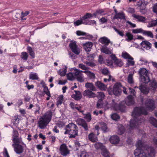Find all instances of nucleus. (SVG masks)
Returning <instances> with one entry per match:
<instances>
[{"instance_id":"nucleus-1","label":"nucleus","mask_w":157,"mask_h":157,"mask_svg":"<svg viewBox=\"0 0 157 157\" xmlns=\"http://www.w3.org/2000/svg\"><path fill=\"white\" fill-rule=\"evenodd\" d=\"M147 113V112L144 107H135L132 113V115L134 118L133 119H131L130 121L129 129H130V130L136 128L139 123H141V121H142V120L141 121L139 120L137 117H139L141 115H146Z\"/></svg>"},{"instance_id":"nucleus-2","label":"nucleus","mask_w":157,"mask_h":157,"mask_svg":"<svg viewBox=\"0 0 157 157\" xmlns=\"http://www.w3.org/2000/svg\"><path fill=\"white\" fill-rule=\"evenodd\" d=\"M137 149L136 150L144 151L147 152L149 157H154L155 154V150L152 147H149L146 143L142 140H139L136 144Z\"/></svg>"},{"instance_id":"nucleus-3","label":"nucleus","mask_w":157,"mask_h":157,"mask_svg":"<svg viewBox=\"0 0 157 157\" xmlns=\"http://www.w3.org/2000/svg\"><path fill=\"white\" fill-rule=\"evenodd\" d=\"M52 116V112L50 110L47 112L39 119L38 121V126L40 129L45 128L51 121Z\"/></svg>"},{"instance_id":"nucleus-4","label":"nucleus","mask_w":157,"mask_h":157,"mask_svg":"<svg viewBox=\"0 0 157 157\" xmlns=\"http://www.w3.org/2000/svg\"><path fill=\"white\" fill-rule=\"evenodd\" d=\"M64 134H68L70 138H75L78 136V128L77 125L74 123H69L66 126Z\"/></svg>"},{"instance_id":"nucleus-5","label":"nucleus","mask_w":157,"mask_h":157,"mask_svg":"<svg viewBox=\"0 0 157 157\" xmlns=\"http://www.w3.org/2000/svg\"><path fill=\"white\" fill-rule=\"evenodd\" d=\"M148 71L146 68H142L139 71L141 81L143 83H148L150 81V79L148 75Z\"/></svg>"},{"instance_id":"nucleus-6","label":"nucleus","mask_w":157,"mask_h":157,"mask_svg":"<svg viewBox=\"0 0 157 157\" xmlns=\"http://www.w3.org/2000/svg\"><path fill=\"white\" fill-rule=\"evenodd\" d=\"M111 106L114 108L116 111H119L121 112H124L125 111L126 106L124 102H121L119 104L116 103L115 99L112 100Z\"/></svg>"},{"instance_id":"nucleus-7","label":"nucleus","mask_w":157,"mask_h":157,"mask_svg":"<svg viewBox=\"0 0 157 157\" xmlns=\"http://www.w3.org/2000/svg\"><path fill=\"white\" fill-rule=\"evenodd\" d=\"M74 75L77 80L80 82H84L85 79L82 73L83 71L75 69L74 70Z\"/></svg>"},{"instance_id":"nucleus-8","label":"nucleus","mask_w":157,"mask_h":157,"mask_svg":"<svg viewBox=\"0 0 157 157\" xmlns=\"http://www.w3.org/2000/svg\"><path fill=\"white\" fill-rule=\"evenodd\" d=\"M122 86L120 82L116 83L113 86V94L115 96L120 95L122 92Z\"/></svg>"},{"instance_id":"nucleus-9","label":"nucleus","mask_w":157,"mask_h":157,"mask_svg":"<svg viewBox=\"0 0 157 157\" xmlns=\"http://www.w3.org/2000/svg\"><path fill=\"white\" fill-rule=\"evenodd\" d=\"M60 154L64 156H66L70 154V151L65 144H62L59 148Z\"/></svg>"},{"instance_id":"nucleus-10","label":"nucleus","mask_w":157,"mask_h":157,"mask_svg":"<svg viewBox=\"0 0 157 157\" xmlns=\"http://www.w3.org/2000/svg\"><path fill=\"white\" fill-rule=\"evenodd\" d=\"M146 108L149 110L152 111L155 108L154 100L153 99H148L145 102Z\"/></svg>"},{"instance_id":"nucleus-11","label":"nucleus","mask_w":157,"mask_h":157,"mask_svg":"<svg viewBox=\"0 0 157 157\" xmlns=\"http://www.w3.org/2000/svg\"><path fill=\"white\" fill-rule=\"evenodd\" d=\"M69 46L72 51L76 55H78L80 53L78 49V46L75 41H71L70 43Z\"/></svg>"},{"instance_id":"nucleus-12","label":"nucleus","mask_w":157,"mask_h":157,"mask_svg":"<svg viewBox=\"0 0 157 157\" xmlns=\"http://www.w3.org/2000/svg\"><path fill=\"white\" fill-rule=\"evenodd\" d=\"M78 124L83 128L84 131L87 132L89 130L90 127L86 121L83 119L80 118L78 119Z\"/></svg>"},{"instance_id":"nucleus-13","label":"nucleus","mask_w":157,"mask_h":157,"mask_svg":"<svg viewBox=\"0 0 157 157\" xmlns=\"http://www.w3.org/2000/svg\"><path fill=\"white\" fill-rule=\"evenodd\" d=\"M14 151L18 154H20L23 152L24 149L23 147L21 145L18 144H16L14 145L13 144Z\"/></svg>"},{"instance_id":"nucleus-14","label":"nucleus","mask_w":157,"mask_h":157,"mask_svg":"<svg viewBox=\"0 0 157 157\" xmlns=\"http://www.w3.org/2000/svg\"><path fill=\"white\" fill-rule=\"evenodd\" d=\"M95 86L101 91H105L107 89V86L101 81H98L95 83Z\"/></svg>"},{"instance_id":"nucleus-15","label":"nucleus","mask_w":157,"mask_h":157,"mask_svg":"<svg viewBox=\"0 0 157 157\" xmlns=\"http://www.w3.org/2000/svg\"><path fill=\"white\" fill-rule=\"evenodd\" d=\"M134 103L132 96L131 95L128 96L125 100V103L128 105H133Z\"/></svg>"},{"instance_id":"nucleus-16","label":"nucleus","mask_w":157,"mask_h":157,"mask_svg":"<svg viewBox=\"0 0 157 157\" xmlns=\"http://www.w3.org/2000/svg\"><path fill=\"white\" fill-rule=\"evenodd\" d=\"M93 43L91 42H89L85 43L83 44V46L85 50L87 52L90 51L91 49L93 46Z\"/></svg>"},{"instance_id":"nucleus-17","label":"nucleus","mask_w":157,"mask_h":157,"mask_svg":"<svg viewBox=\"0 0 157 157\" xmlns=\"http://www.w3.org/2000/svg\"><path fill=\"white\" fill-rule=\"evenodd\" d=\"M109 141L112 144H117L119 143L120 139L117 136L114 135L110 137Z\"/></svg>"},{"instance_id":"nucleus-18","label":"nucleus","mask_w":157,"mask_h":157,"mask_svg":"<svg viewBox=\"0 0 157 157\" xmlns=\"http://www.w3.org/2000/svg\"><path fill=\"white\" fill-rule=\"evenodd\" d=\"M84 96H87L89 98H94L96 97V94L91 90H86L84 92Z\"/></svg>"},{"instance_id":"nucleus-19","label":"nucleus","mask_w":157,"mask_h":157,"mask_svg":"<svg viewBox=\"0 0 157 157\" xmlns=\"http://www.w3.org/2000/svg\"><path fill=\"white\" fill-rule=\"evenodd\" d=\"M99 41L102 44H104L106 46L108 45L110 42V40L105 36L101 38Z\"/></svg>"},{"instance_id":"nucleus-20","label":"nucleus","mask_w":157,"mask_h":157,"mask_svg":"<svg viewBox=\"0 0 157 157\" xmlns=\"http://www.w3.org/2000/svg\"><path fill=\"white\" fill-rule=\"evenodd\" d=\"M75 94H73L71 97L76 100H80L82 98V95L80 92L79 91L74 90Z\"/></svg>"},{"instance_id":"nucleus-21","label":"nucleus","mask_w":157,"mask_h":157,"mask_svg":"<svg viewBox=\"0 0 157 157\" xmlns=\"http://www.w3.org/2000/svg\"><path fill=\"white\" fill-rule=\"evenodd\" d=\"M139 89L141 92L143 93V94H147L149 91L148 88L142 85H141L139 86Z\"/></svg>"},{"instance_id":"nucleus-22","label":"nucleus","mask_w":157,"mask_h":157,"mask_svg":"<svg viewBox=\"0 0 157 157\" xmlns=\"http://www.w3.org/2000/svg\"><path fill=\"white\" fill-rule=\"evenodd\" d=\"M132 17L135 18L137 19L139 22H144L146 20L145 17L138 15L134 14L132 15Z\"/></svg>"},{"instance_id":"nucleus-23","label":"nucleus","mask_w":157,"mask_h":157,"mask_svg":"<svg viewBox=\"0 0 157 157\" xmlns=\"http://www.w3.org/2000/svg\"><path fill=\"white\" fill-rule=\"evenodd\" d=\"M85 87L89 89L90 90L96 91L97 89L92 83L87 82L85 84Z\"/></svg>"},{"instance_id":"nucleus-24","label":"nucleus","mask_w":157,"mask_h":157,"mask_svg":"<svg viewBox=\"0 0 157 157\" xmlns=\"http://www.w3.org/2000/svg\"><path fill=\"white\" fill-rule=\"evenodd\" d=\"M113 18L114 19H125V14L123 12L118 13L114 15Z\"/></svg>"},{"instance_id":"nucleus-25","label":"nucleus","mask_w":157,"mask_h":157,"mask_svg":"<svg viewBox=\"0 0 157 157\" xmlns=\"http://www.w3.org/2000/svg\"><path fill=\"white\" fill-rule=\"evenodd\" d=\"M83 73H85L87 76L90 79H92L95 78V76L94 74L92 72L90 71H84Z\"/></svg>"},{"instance_id":"nucleus-26","label":"nucleus","mask_w":157,"mask_h":157,"mask_svg":"<svg viewBox=\"0 0 157 157\" xmlns=\"http://www.w3.org/2000/svg\"><path fill=\"white\" fill-rule=\"evenodd\" d=\"M88 138L89 140L92 142H95L97 141V138L93 133H90L89 135Z\"/></svg>"},{"instance_id":"nucleus-27","label":"nucleus","mask_w":157,"mask_h":157,"mask_svg":"<svg viewBox=\"0 0 157 157\" xmlns=\"http://www.w3.org/2000/svg\"><path fill=\"white\" fill-rule=\"evenodd\" d=\"M125 131V129L124 127L122 125L120 124L118 126L117 133L120 135L123 134Z\"/></svg>"},{"instance_id":"nucleus-28","label":"nucleus","mask_w":157,"mask_h":157,"mask_svg":"<svg viewBox=\"0 0 157 157\" xmlns=\"http://www.w3.org/2000/svg\"><path fill=\"white\" fill-rule=\"evenodd\" d=\"M140 45L144 48L146 47L149 49L151 48V44L149 42L146 40L143 41L141 43Z\"/></svg>"},{"instance_id":"nucleus-29","label":"nucleus","mask_w":157,"mask_h":157,"mask_svg":"<svg viewBox=\"0 0 157 157\" xmlns=\"http://www.w3.org/2000/svg\"><path fill=\"white\" fill-rule=\"evenodd\" d=\"M94 147L96 149H100L101 151L105 147L102 144L100 143H96L94 144Z\"/></svg>"},{"instance_id":"nucleus-30","label":"nucleus","mask_w":157,"mask_h":157,"mask_svg":"<svg viewBox=\"0 0 157 157\" xmlns=\"http://www.w3.org/2000/svg\"><path fill=\"white\" fill-rule=\"evenodd\" d=\"M100 128L104 132H106L108 131V128L107 124L103 122H102L100 124Z\"/></svg>"},{"instance_id":"nucleus-31","label":"nucleus","mask_w":157,"mask_h":157,"mask_svg":"<svg viewBox=\"0 0 157 157\" xmlns=\"http://www.w3.org/2000/svg\"><path fill=\"white\" fill-rule=\"evenodd\" d=\"M27 49L29 55L31 56V58L32 59L34 58L35 57V54L34 51H33L32 47L29 46H28L27 47Z\"/></svg>"},{"instance_id":"nucleus-32","label":"nucleus","mask_w":157,"mask_h":157,"mask_svg":"<svg viewBox=\"0 0 157 157\" xmlns=\"http://www.w3.org/2000/svg\"><path fill=\"white\" fill-rule=\"evenodd\" d=\"M101 153L103 157H111L109 152L105 147L101 151Z\"/></svg>"},{"instance_id":"nucleus-33","label":"nucleus","mask_w":157,"mask_h":157,"mask_svg":"<svg viewBox=\"0 0 157 157\" xmlns=\"http://www.w3.org/2000/svg\"><path fill=\"white\" fill-rule=\"evenodd\" d=\"M150 123L155 127L157 128V120L153 117H150L149 119Z\"/></svg>"},{"instance_id":"nucleus-34","label":"nucleus","mask_w":157,"mask_h":157,"mask_svg":"<svg viewBox=\"0 0 157 157\" xmlns=\"http://www.w3.org/2000/svg\"><path fill=\"white\" fill-rule=\"evenodd\" d=\"M39 77L36 73L31 72L29 75V79L32 80H38Z\"/></svg>"},{"instance_id":"nucleus-35","label":"nucleus","mask_w":157,"mask_h":157,"mask_svg":"<svg viewBox=\"0 0 157 157\" xmlns=\"http://www.w3.org/2000/svg\"><path fill=\"white\" fill-rule=\"evenodd\" d=\"M84 116V118L86 120L87 122H90L91 119V115L90 113H87L86 114H85L83 113L82 114Z\"/></svg>"},{"instance_id":"nucleus-36","label":"nucleus","mask_w":157,"mask_h":157,"mask_svg":"<svg viewBox=\"0 0 157 157\" xmlns=\"http://www.w3.org/2000/svg\"><path fill=\"white\" fill-rule=\"evenodd\" d=\"M42 86L43 87V92L47 96L50 95V92L49 90L48 87L45 86L44 82H43Z\"/></svg>"},{"instance_id":"nucleus-37","label":"nucleus","mask_w":157,"mask_h":157,"mask_svg":"<svg viewBox=\"0 0 157 157\" xmlns=\"http://www.w3.org/2000/svg\"><path fill=\"white\" fill-rule=\"evenodd\" d=\"M143 35L147 36L151 38H153L154 36L152 33L149 31H145L143 30Z\"/></svg>"},{"instance_id":"nucleus-38","label":"nucleus","mask_w":157,"mask_h":157,"mask_svg":"<svg viewBox=\"0 0 157 157\" xmlns=\"http://www.w3.org/2000/svg\"><path fill=\"white\" fill-rule=\"evenodd\" d=\"M29 13V11H26L25 12H21V20L23 21L26 20V18L25 17L28 15Z\"/></svg>"},{"instance_id":"nucleus-39","label":"nucleus","mask_w":157,"mask_h":157,"mask_svg":"<svg viewBox=\"0 0 157 157\" xmlns=\"http://www.w3.org/2000/svg\"><path fill=\"white\" fill-rule=\"evenodd\" d=\"M115 65L116 67H121L123 65V63L121 59H117L114 62Z\"/></svg>"},{"instance_id":"nucleus-40","label":"nucleus","mask_w":157,"mask_h":157,"mask_svg":"<svg viewBox=\"0 0 157 157\" xmlns=\"http://www.w3.org/2000/svg\"><path fill=\"white\" fill-rule=\"evenodd\" d=\"M28 57V53L25 52H21V58L23 60L26 61Z\"/></svg>"},{"instance_id":"nucleus-41","label":"nucleus","mask_w":157,"mask_h":157,"mask_svg":"<svg viewBox=\"0 0 157 157\" xmlns=\"http://www.w3.org/2000/svg\"><path fill=\"white\" fill-rule=\"evenodd\" d=\"M101 52L106 54L109 55L111 53V52L109 50V48L106 46L103 47L101 49Z\"/></svg>"},{"instance_id":"nucleus-42","label":"nucleus","mask_w":157,"mask_h":157,"mask_svg":"<svg viewBox=\"0 0 157 157\" xmlns=\"http://www.w3.org/2000/svg\"><path fill=\"white\" fill-rule=\"evenodd\" d=\"M126 36H127V38L125 40L128 42H129L132 40L133 39V36L130 32H127L126 33Z\"/></svg>"},{"instance_id":"nucleus-43","label":"nucleus","mask_w":157,"mask_h":157,"mask_svg":"<svg viewBox=\"0 0 157 157\" xmlns=\"http://www.w3.org/2000/svg\"><path fill=\"white\" fill-rule=\"evenodd\" d=\"M150 85L151 89L155 90L157 88V83L154 80H153L150 83Z\"/></svg>"},{"instance_id":"nucleus-44","label":"nucleus","mask_w":157,"mask_h":157,"mask_svg":"<svg viewBox=\"0 0 157 157\" xmlns=\"http://www.w3.org/2000/svg\"><path fill=\"white\" fill-rule=\"evenodd\" d=\"M101 72L102 74L104 75H110V72L107 68H105L101 70Z\"/></svg>"},{"instance_id":"nucleus-45","label":"nucleus","mask_w":157,"mask_h":157,"mask_svg":"<svg viewBox=\"0 0 157 157\" xmlns=\"http://www.w3.org/2000/svg\"><path fill=\"white\" fill-rule=\"evenodd\" d=\"M13 141L15 143L21 144L24 145H25L24 142L22 141V138H13Z\"/></svg>"},{"instance_id":"nucleus-46","label":"nucleus","mask_w":157,"mask_h":157,"mask_svg":"<svg viewBox=\"0 0 157 157\" xmlns=\"http://www.w3.org/2000/svg\"><path fill=\"white\" fill-rule=\"evenodd\" d=\"M122 57L125 59H128L131 60H133V58L130 56L127 52L123 53L122 54Z\"/></svg>"},{"instance_id":"nucleus-47","label":"nucleus","mask_w":157,"mask_h":157,"mask_svg":"<svg viewBox=\"0 0 157 157\" xmlns=\"http://www.w3.org/2000/svg\"><path fill=\"white\" fill-rule=\"evenodd\" d=\"M157 25V19L155 20H152L151 22L149 23L147 25L148 27H151Z\"/></svg>"},{"instance_id":"nucleus-48","label":"nucleus","mask_w":157,"mask_h":157,"mask_svg":"<svg viewBox=\"0 0 157 157\" xmlns=\"http://www.w3.org/2000/svg\"><path fill=\"white\" fill-rule=\"evenodd\" d=\"M67 79L70 81H72L75 78L72 73L70 72L67 75Z\"/></svg>"},{"instance_id":"nucleus-49","label":"nucleus","mask_w":157,"mask_h":157,"mask_svg":"<svg viewBox=\"0 0 157 157\" xmlns=\"http://www.w3.org/2000/svg\"><path fill=\"white\" fill-rule=\"evenodd\" d=\"M143 30L142 28L133 29L132 30V33H142L143 34Z\"/></svg>"},{"instance_id":"nucleus-50","label":"nucleus","mask_w":157,"mask_h":157,"mask_svg":"<svg viewBox=\"0 0 157 157\" xmlns=\"http://www.w3.org/2000/svg\"><path fill=\"white\" fill-rule=\"evenodd\" d=\"M67 67L65 66L60 72V75L62 76H63L66 75L67 71Z\"/></svg>"},{"instance_id":"nucleus-51","label":"nucleus","mask_w":157,"mask_h":157,"mask_svg":"<svg viewBox=\"0 0 157 157\" xmlns=\"http://www.w3.org/2000/svg\"><path fill=\"white\" fill-rule=\"evenodd\" d=\"M63 99V97L62 95H60L58 98L57 101L56 105L57 106L59 105H61L62 103Z\"/></svg>"},{"instance_id":"nucleus-52","label":"nucleus","mask_w":157,"mask_h":157,"mask_svg":"<svg viewBox=\"0 0 157 157\" xmlns=\"http://www.w3.org/2000/svg\"><path fill=\"white\" fill-rule=\"evenodd\" d=\"M104 12V10L103 9L98 10L94 13V15L95 16H97L101 14Z\"/></svg>"},{"instance_id":"nucleus-53","label":"nucleus","mask_w":157,"mask_h":157,"mask_svg":"<svg viewBox=\"0 0 157 157\" xmlns=\"http://www.w3.org/2000/svg\"><path fill=\"white\" fill-rule=\"evenodd\" d=\"M111 118L114 120H117L120 118V117L119 115L116 113L113 114L111 116Z\"/></svg>"},{"instance_id":"nucleus-54","label":"nucleus","mask_w":157,"mask_h":157,"mask_svg":"<svg viewBox=\"0 0 157 157\" xmlns=\"http://www.w3.org/2000/svg\"><path fill=\"white\" fill-rule=\"evenodd\" d=\"M128 82L130 84H132L133 83V79L132 75V74H129L128 78Z\"/></svg>"},{"instance_id":"nucleus-55","label":"nucleus","mask_w":157,"mask_h":157,"mask_svg":"<svg viewBox=\"0 0 157 157\" xmlns=\"http://www.w3.org/2000/svg\"><path fill=\"white\" fill-rule=\"evenodd\" d=\"M36 108L35 110L34 113L35 114H39L40 112L39 110L40 109V107L39 105L38 104H36L35 105Z\"/></svg>"},{"instance_id":"nucleus-56","label":"nucleus","mask_w":157,"mask_h":157,"mask_svg":"<svg viewBox=\"0 0 157 157\" xmlns=\"http://www.w3.org/2000/svg\"><path fill=\"white\" fill-rule=\"evenodd\" d=\"M83 23L82 20H78L74 23V24L75 26H78L79 25Z\"/></svg>"},{"instance_id":"nucleus-57","label":"nucleus","mask_w":157,"mask_h":157,"mask_svg":"<svg viewBox=\"0 0 157 157\" xmlns=\"http://www.w3.org/2000/svg\"><path fill=\"white\" fill-rule=\"evenodd\" d=\"M76 34L78 36L86 35L88 34L85 32H83L81 31L78 30L76 32Z\"/></svg>"},{"instance_id":"nucleus-58","label":"nucleus","mask_w":157,"mask_h":157,"mask_svg":"<svg viewBox=\"0 0 157 157\" xmlns=\"http://www.w3.org/2000/svg\"><path fill=\"white\" fill-rule=\"evenodd\" d=\"M78 66L79 68L83 70H86L88 69V68L85 65L82 63L79 64Z\"/></svg>"},{"instance_id":"nucleus-59","label":"nucleus","mask_w":157,"mask_h":157,"mask_svg":"<svg viewBox=\"0 0 157 157\" xmlns=\"http://www.w3.org/2000/svg\"><path fill=\"white\" fill-rule=\"evenodd\" d=\"M98 93V97L99 98L101 99H103L105 97V95L102 92H99Z\"/></svg>"},{"instance_id":"nucleus-60","label":"nucleus","mask_w":157,"mask_h":157,"mask_svg":"<svg viewBox=\"0 0 157 157\" xmlns=\"http://www.w3.org/2000/svg\"><path fill=\"white\" fill-rule=\"evenodd\" d=\"M80 157H90L89 156V153L85 152H82L80 155Z\"/></svg>"},{"instance_id":"nucleus-61","label":"nucleus","mask_w":157,"mask_h":157,"mask_svg":"<svg viewBox=\"0 0 157 157\" xmlns=\"http://www.w3.org/2000/svg\"><path fill=\"white\" fill-rule=\"evenodd\" d=\"M113 29L116 32H117L120 35L122 36V37L124 36V34L123 32L119 31V30L117 29L115 27H114Z\"/></svg>"},{"instance_id":"nucleus-62","label":"nucleus","mask_w":157,"mask_h":157,"mask_svg":"<svg viewBox=\"0 0 157 157\" xmlns=\"http://www.w3.org/2000/svg\"><path fill=\"white\" fill-rule=\"evenodd\" d=\"M13 135L14 137V138L18 137L19 133L18 131L16 130H13Z\"/></svg>"},{"instance_id":"nucleus-63","label":"nucleus","mask_w":157,"mask_h":157,"mask_svg":"<svg viewBox=\"0 0 157 157\" xmlns=\"http://www.w3.org/2000/svg\"><path fill=\"white\" fill-rule=\"evenodd\" d=\"M107 91L108 93V94L109 95H112L113 94V88L112 89L111 88H110L109 87L108 90Z\"/></svg>"},{"instance_id":"nucleus-64","label":"nucleus","mask_w":157,"mask_h":157,"mask_svg":"<svg viewBox=\"0 0 157 157\" xmlns=\"http://www.w3.org/2000/svg\"><path fill=\"white\" fill-rule=\"evenodd\" d=\"M153 11L157 14V3L154 5L153 9Z\"/></svg>"}]
</instances>
